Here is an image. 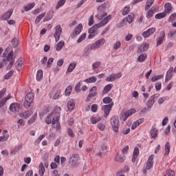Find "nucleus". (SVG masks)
<instances>
[{"label":"nucleus","mask_w":176,"mask_h":176,"mask_svg":"<svg viewBox=\"0 0 176 176\" xmlns=\"http://www.w3.org/2000/svg\"><path fill=\"white\" fill-rule=\"evenodd\" d=\"M60 112H61V107H56L54 110L49 113L45 118V123L47 124H52V127L56 130H60L61 125L60 124Z\"/></svg>","instance_id":"nucleus-1"},{"label":"nucleus","mask_w":176,"mask_h":176,"mask_svg":"<svg viewBox=\"0 0 176 176\" xmlns=\"http://www.w3.org/2000/svg\"><path fill=\"white\" fill-rule=\"evenodd\" d=\"M112 16L109 15L105 17L104 19L102 20L99 23L95 24L92 28H91L88 32L89 35L88 36V39H93L94 36L98 35V28H101V27H104V25H107L109 22V19H111Z\"/></svg>","instance_id":"nucleus-2"},{"label":"nucleus","mask_w":176,"mask_h":176,"mask_svg":"<svg viewBox=\"0 0 176 176\" xmlns=\"http://www.w3.org/2000/svg\"><path fill=\"white\" fill-rule=\"evenodd\" d=\"M105 8H107V3H103L98 8V14L96 15L98 20H104L105 17L108 16V13L105 12Z\"/></svg>","instance_id":"nucleus-3"},{"label":"nucleus","mask_w":176,"mask_h":176,"mask_svg":"<svg viewBox=\"0 0 176 176\" xmlns=\"http://www.w3.org/2000/svg\"><path fill=\"white\" fill-rule=\"evenodd\" d=\"M32 102H34V94L29 92L25 98V102L23 103L25 108L28 109L32 105Z\"/></svg>","instance_id":"nucleus-4"},{"label":"nucleus","mask_w":176,"mask_h":176,"mask_svg":"<svg viewBox=\"0 0 176 176\" xmlns=\"http://www.w3.org/2000/svg\"><path fill=\"white\" fill-rule=\"evenodd\" d=\"M111 125L112 126L113 131L115 133H118L119 131V118L116 116H113L111 118Z\"/></svg>","instance_id":"nucleus-5"},{"label":"nucleus","mask_w":176,"mask_h":176,"mask_svg":"<svg viewBox=\"0 0 176 176\" xmlns=\"http://www.w3.org/2000/svg\"><path fill=\"white\" fill-rule=\"evenodd\" d=\"M105 45V38H100L91 45V50H97Z\"/></svg>","instance_id":"nucleus-6"},{"label":"nucleus","mask_w":176,"mask_h":176,"mask_svg":"<svg viewBox=\"0 0 176 176\" xmlns=\"http://www.w3.org/2000/svg\"><path fill=\"white\" fill-rule=\"evenodd\" d=\"M14 58H16V56L13 55V51H11L5 58L6 61L10 62L7 67V69H10V68L13 67V65L14 64Z\"/></svg>","instance_id":"nucleus-7"},{"label":"nucleus","mask_w":176,"mask_h":176,"mask_svg":"<svg viewBox=\"0 0 176 176\" xmlns=\"http://www.w3.org/2000/svg\"><path fill=\"white\" fill-rule=\"evenodd\" d=\"M153 159H155V155H151L149 156L146 164V167L143 170L144 174H146L147 170H151L153 167Z\"/></svg>","instance_id":"nucleus-8"},{"label":"nucleus","mask_w":176,"mask_h":176,"mask_svg":"<svg viewBox=\"0 0 176 176\" xmlns=\"http://www.w3.org/2000/svg\"><path fill=\"white\" fill-rule=\"evenodd\" d=\"M113 107V102H111L109 104L102 106V111H103L104 113V118H108V116H109V113L112 110Z\"/></svg>","instance_id":"nucleus-9"},{"label":"nucleus","mask_w":176,"mask_h":176,"mask_svg":"<svg viewBox=\"0 0 176 176\" xmlns=\"http://www.w3.org/2000/svg\"><path fill=\"white\" fill-rule=\"evenodd\" d=\"M63 33V28L60 25H58L55 27V33L54 38L56 42H58L60 41V36H61V34Z\"/></svg>","instance_id":"nucleus-10"},{"label":"nucleus","mask_w":176,"mask_h":176,"mask_svg":"<svg viewBox=\"0 0 176 176\" xmlns=\"http://www.w3.org/2000/svg\"><path fill=\"white\" fill-rule=\"evenodd\" d=\"M79 154H74L69 160V163L72 167H75V166H78V163L79 162Z\"/></svg>","instance_id":"nucleus-11"},{"label":"nucleus","mask_w":176,"mask_h":176,"mask_svg":"<svg viewBox=\"0 0 176 176\" xmlns=\"http://www.w3.org/2000/svg\"><path fill=\"white\" fill-rule=\"evenodd\" d=\"M122 78V73L112 74L109 75L107 78V82H115L116 79H120Z\"/></svg>","instance_id":"nucleus-12"},{"label":"nucleus","mask_w":176,"mask_h":176,"mask_svg":"<svg viewBox=\"0 0 176 176\" xmlns=\"http://www.w3.org/2000/svg\"><path fill=\"white\" fill-rule=\"evenodd\" d=\"M95 96H97V87H93L89 90V94L87 97L86 102H89L90 99L92 98V97H95Z\"/></svg>","instance_id":"nucleus-13"},{"label":"nucleus","mask_w":176,"mask_h":176,"mask_svg":"<svg viewBox=\"0 0 176 176\" xmlns=\"http://www.w3.org/2000/svg\"><path fill=\"white\" fill-rule=\"evenodd\" d=\"M155 32H156V28H151L142 33V36L144 38H149V36L155 34Z\"/></svg>","instance_id":"nucleus-14"},{"label":"nucleus","mask_w":176,"mask_h":176,"mask_svg":"<svg viewBox=\"0 0 176 176\" xmlns=\"http://www.w3.org/2000/svg\"><path fill=\"white\" fill-rule=\"evenodd\" d=\"M165 36H166V33L164 32V31L161 32L160 36H159L156 39L157 46H160V45H162V43H163V41H164Z\"/></svg>","instance_id":"nucleus-15"},{"label":"nucleus","mask_w":176,"mask_h":176,"mask_svg":"<svg viewBox=\"0 0 176 176\" xmlns=\"http://www.w3.org/2000/svg\"><path fill=\"white\" fill-rule=\"evenodd\" d=\"M13 14V10L10 9L8 10L2 16L1 20H9L10 17H12V15Z\"/></svg>","instance_id":"nucleus-16"},{"label":"nucleus","mask_w":176,"mask_h":176,"mask_svg":"<svg viewBox=\"0 0 176 176\" xmlns=\"http://www.w3.org/2000/svg\"><path fill=\"white\" fill-rule=\"evenodd\" d=\"M32 111H26L19 113V117L23 119H28L32 115Z\"/></svg>","instance_id":"nucleus-17"},{"label":"nucleus","mask_w":176,"mask_h":176,"mask_svg":"<svg viewBox=\"0 0 176 176\" xmlns=\"http://www.w3.org/2000/svg\"><path fill=\"white\" fill-rule=\"evenodd\" d=\"M20 109V104L19 103H12L10 106V111L11 112H17Z\"/></svg>","instance_id":"nucleus-18"},{"label":"nucleus","mask_w":176,"mask_h":176,"mask_svg":"<svg viewBox=\"0 0 176 176\" xmlns=\"http://www.w3.org/2000/svg\"><path fill=\"white\" fill-rule=\"evenodd\" d=\"M148 49H149V44L144 43L143 45H142L138 50V53H143V52H146V50H148Z\"/></svg>","instance_id":"nucleus-19"},{"label":"nucleus","mask_w":176,"mask_h":176,"mask_svg":"<svg viewBox=\"0 0 176 176\" xmlns=\"http://www.w3.org/2000/svg\"><path fill=\"white\" fill-rule=\"evenodd\" d=\"M138 155H140V149L138 148V147H135L133 150V157H132V162L133 163H135V160L137 157H138Z\"/></svg>","instance_id":"nucleus-20"},{"label":"nucleus","mask_w":176,"mask_h":176,"mask_svg":"<svg viewBox=\"0 0 176 176\" xmlns=\"http://www.w3.org/2000/svg\"><path fill=\"white\" fill-rule=\"evenodd\" d=\"M75 68H76V62H72L67 67L66 74H71Z\"/></svg>","instance_id":"nucleus-21"},{"label":"nucleus","mask_w":176,"mask_h":176,"mask_svg":"<svg viewBox=\"0 0 176 176\" xmlns=\"http://www.w3.org/2000/svg\"><path fill=\"white\" fill-rule=\"evenodd\" d=\"M143 122H144V118H140V119L138 120L133 124V125L131 126V129L135 130V129H137V127H138V126H140V124H142Z\"/></svg>","instance_id":"nucleus-22"},{"label":"nucleus","mask_w":176,"mask_h":176,"mask_svg":"<svg viewBox=\"0 0 176 176\" xmlns=\"http://www.w3.org/2000/svg\"><path fill=\"white\" fill-rule=\"evenodd\" d=\"M45 166L43 165V163L41 162L38 166V175L39 176H43L45 175Z\"/></svg>","instance_id":"nucleus-23"},{"label":"nucleus","mask_w":176,"mask_h":176,"mask_svg":"<svg viewBox=\"0 0 176 176\" xmlns=\"http://www.w3.org/2000/svg\"><path fill=\"white\" fill-rule=\"evenodd\" d=\"M113 87V84H108L106 85L102 91L103 94H107V93H109L111 90H112V88Z\"/></svg>","instance_id":"nucleus-24"},{"label":"nucleus","mask_w":176,"mask_h":176,"mask_svg":"<svg viewBox=\"0 0 176 176\" xmlns=\"http://www.w3.org/2000/svg\"><path fill=\"white\" fill-rule=\"evenodd\" d=\"M82 30H83V25H82V23H80L74 30L75 35H79L82 32Z\"/></svg>","instance_id":"nucleus-25"},{"label":"nucleus","mask_w":176,"mask_h":176,"mask_svg":"<svg viewBox=\"0 0 176 176\" xmlns=\"http://www.w3.org/2000/svg\"><path fill=\"white\" fill-rule=\"evenodd\" d=\"M65 45V43L64 42V41H60L59 43H58L56 47V52H60V50H61V49L64 47Z\"/></svg>","instance_id":"nucleus-26"},{"label":"nucleus","mask_w":176,"mask_h":176,"mask_svg":"<svg viewBox=\"0 0 176 176\" xmlns=\"http://www.w3.org/2000/svg\"><path fill=\"white\" fill-rule=\"evenodd\" d=\"M67 108L69 111H73L74 108H75V101L74 100H71L67 102Z\"/></svg>","instance_id":"nucleus-27"},{"label":"nucleus","mask_w":176,"mask_h":176,"mask_svg":"<svg viewBox=\"0 0 176 176\" xmlns=\"http://www.w3.org/2000/svg\"><path fill=\"white\" fill-rule=\"evenodd\" d=\"M153 104H155V96H151L146 103L147 107L152 108Z\"/></svg>","instance_id":"nucleus-28"},{"label":"nucleus","mask_w":176,"mask_h":176,"mask_svg":"<svg viewBox=\"0 0 176 176\" xmlns=\"http://www.w3.org/2000/svg\"><path fill=\"white\" fill-rule=\"evenodd\" d=\"M90 120L92 124H96V123H98V122H100V120H102V117H99V118L91 117L90 118Z\"/></svg>","instance_id":"nucleus-29"},{"label":"nucleus","mask_w":176,"mask_h":176,"mask_svg":"<svg viewBox=\"0 0 176 176\" xmlns=\"http://www.w3.org/2000/svg\"><path fill=\"white\" fill-rule=\"evenodd\" d=\"M155 2V0H147L145 6V10H149L151 9V6L153 5V3Z\"/></svg>","instance_id":"nucleus-30"},{"label":"nucleus","mask_w":176,"mask_h":176,"mask_svg":"<svg viewBox=\"0 0 176 176\" xmlns=\"http://www.w3.org/2000/svg\"><path fill=\"white\" fill-rule=\"evenodd\" d=\"M46 16V12H43L42 14H41L40 15H38L35 20V24H39V23H41V20H42V19H43V17H45Z\"/></svg>","instance_id":"nucleus-31"},{"label":"nucleus","mask_w":176,"mask_h":176,"mask_svg":"<svg viewBox=\"0 0 176 176\" xmlns=\"http://www.w3.org/2000/svg\"><path fill=\"white\" fill-rule=\"evenodd\" d=\"M115 160L116 162H118V163H123L126 160V157L118 155L116 156Z\"/></svg>","instance_id":"nucleus-32"},{"label":"nucleus","mask_w":176,"mask_h":176,"mask_svg":"<svg viewBox=\"0 0 176 176\" xmlns=\"http://www.w3.org/2000/svg\"><path fill=\"white\" fill-rule=\"evenodd\" d=\"M84 82H85L86 83H96V82H97V78L92 76L85 79Z\"/></svg>","instance_id":"nucleus-33"},{"label":"nucleus","mask_w":176,"mask_h":176,"mask_svg":"<svg viewBox=\"0 0 176 176\" xmlns=\"http://www.w3.org/2000/svg\"><path fill=\"white\" fill-rule=\"evenodd\" d=\"M166 16H167V14L164 11L163 12H160L155 14V17L157 20H160V19H164V17H166Z\"/></svg>","instance_id":"nucleus-34"},{"label":"nucleus","mask_w":176,"mask_h":176,"mask_svg":"<svg viewBox=\"0 0 176 176\" xmlns=\"http://www.w3.org/2000/svg\"><path fill=\"white\" fill-rule=\"evenodd\" d=\"M122 47V42L117 41L113 45V50H119Z\"/></svg>","instance_id":"nucleus-35"},{"label":"nucleus","mask_w":176,"mask_h":176,"mask_svg":"<svg viewBox=\"0 0 176 176\" xmlns=\"http://www.w3.org/2000/svg\"><path fill=\"white\" fill-rule=\"evenodd\" d=\"M150 133L152 138H156L157 137V130L156 128H152L150 131Z\"/></svg>","instance_id":"nucleus-36"},{"label":"nucleus","mask_w":176,"mask_h":176,"mask_svg":"<svg viewBox=\"0 0 176 176\" xmlns=\"http://www.w3.org/2000/svg\"><path fill=\"white\" fill-rule=\"evenodd\" d=\"M165 156L168 155V154L170 153V149H171V146H170V142H166V144H165Z\"/></svg>","instance_id":"nucleus-37"},{"label":"nucleus","mask_w":176,"mask_h":176,"mask_svg":"<svg viewBox=\"0 0 176 176\" xmlns=\"http://www.w3.org/2000/svg\"><path fill=\"white\" fill-rule=\"evenodd\" d=\"M146 57H147V56L146 54H142L138 56V61L139 63H144V61H145V60H146Z\"/></svg>","instance_id":"nucleus-38"},{"label":"nucleus","mask_w":176,"mask_h":176,"mask_svg":"<svg viewBox=\"0 0 176 176\" xmlns=\"http://www.w3.org/2000/svg\"><path fill=\"white\" fill-rule=\"evenodd\" d=\"M42 78H43V72L42 70H38L36 74V79L39 82L42 80Z\"/></svg>","instance_id":"nucleus-39"},{"label":"nucleus","mask_w":176,"mask_h":176,"mask_svg":"<svg viewBox=\"0 0 176 176\" xmlns=\"http://www.w3.org/2000/svg\"><path fill=\"white\" fill-rule=\"evenodd\" d=\"M165 8V11L166 13H170V11L171 10V9H173V8L171 7V3H166L164 6Z\"/></svg>","instance_id":"nucleus-40"},{"label":"nucleus","mask_w":176,"mask_h":176,"mask_svg":"<svg viewBox=\"0 0 176 176\" xmlns=\"http://www.w3.org/2000/svg\"><path fill=\"white\" fill-rule=\"evenodd\" d=\"M126 20L129 24H131L134 20V14H131L126 17Z\"/></svg>","instance_id":"nucleus-41"},{"label":"nucleus","mask_w":176,"mask_h":176,"mask_svg":"<svg viewBox=\"0 0 176 176\" xmlns=\"http://www.w3.org/2000/svg\"><path fill=\"white\" fill-rule=\"evenodd\" d=\"M173 70H168L166 73V78H165V82H168L171 78H173V74H172Z\"/></svg>","instance_id":"nucleus-42"},{"label":"nucleus","mask_w":176,"mask_h":176,"mask_svg":"<svg viewBox=\"0 0 176 176\" xmlns=\"http://www.w3.org/2000/svg\"><path fill=\"white\" fill-rule=\"evenodd\" d=\"M34 7H35V3H30L25 7V8H24L25 12H30V10H31V9H32Z\"/></svg>","instance_id":"nucleus-43"},{"label":"nucleus","mask_w":176,"mask_h":176,"mask_svg":"<svg viewBox=\"0 0 176 176\" xmlns=\"http://www.w3.org/2000/svg\"><path fill=\"white\" fill-rule=\"evenodd\" d=\"M23 60H21V59L18 60L16 62V69H18V71H20V69H21V67H23Z\"/></svg>","instance_id":"nucleus-44"},{"label":"nucleus","mask_w":176,"mask_h":176,"mask_svg":"<svg viewBox=\"0 0 176 176\" xmlns=\"http://www.w3.org/2000/svg\"><path fill=\"white\" fill-rule=\"evenodd\" d=\"M122 15L123 16H126V14H129V13H130V6H125L123 9H122Z\"/></svg>","instance_id":"nucleus-45"},{"label":"nucleus","mask_w":176,"mask_h":176,"mask_svg":"<svg viewBox=\"0 0 176 176\" xmlns=\"http://www.w3.org/2000/svg\"><path fill=\"white\" fill-rule=\"evenodd\" d=\"M164 76L163 74L158 75V76H154L151 78V82H156V80H159L162 79Z\"/></svg>","instance_id":"nucleus-46"},{"label":"nucleus","mask_w":176,"mask_h":176,"mask_svg":"<svg viewBox=\"0 0 176 176\" xmlns=\"http://www.w3.org/2000/svg\"><path fill=\"white\" fill-rule=\"evenodd\" d=\"M86 39V33H83L81 34L79 37V38L77 40V43H80L81 42H83Z\"/></svg>","instance_id":"nucleus-47"},{"label":"nucleus","mask_w":176,"mask_h":176,"mask_svg":"<svg viewBox=\"0 0 176 176\" xmlns=\"http://www.w3.org/2000/svg\"><path fill=\"white\" fill-rule=\"evenodd\" d=\"M37 115L35 113L32 116V117L28 120V123L29 124H32V123H35V120H36Z\"/></svg>","instance_id":"nucleus-48"},{"label":"nucleus","mask_w":176,"mask_h":176,"mask_svg":"<svg viewBox=\"0 0 176 176\" xmlns=\"http://www.w3.org/2000/svg\"><path fill=\"white\" fill-rule=\"evenodd\" d=\"M90 50H91V47H86L84 50L83 54L85 56V57H87L89 54H90Z\"/></svg>","instance_id":"nucleus-49"},{"label":"nucleus","mask_w":176,"mask_h":176,"mask_svg":"<svg viewBox=\"0 0 176 176\" xmlns=\"http://www.w3.org/2000/svg\"><path fill=\"white\" fill-rule=\"evenodd\" d=\"M71 93H72V87L68 86L65 91V96H69Z\"/></svg>","instance_id":"nucleus-50"},{"label":"nucleus","mask_w":176,"mask_h":176,"mask_svg":"<svg viewBox=\"0 0 176 176\" xmlns=\"http://www.w3.org/2000/svg\"><path fill=\"white\" fill-rule=\"evenodd\" d=\"M8 140H9V134H6L3 136H0V142L8 141Z\"/></svg>","instance_id":"nucleus-51"},{"label":"nucleus","mask_w":176,"mask_h":176,"mask_svg":"<svg viewBox=\"0 0 176 176\" xmlns=\"http://www.w3.org/2000/svg\"><path fill=\"white\" fill-rule=\"evenodd\" d=\"M65 3V0H60L56 6V9H60L61 6H64Z\"/></svg>","instance_id":"nucleus-52"},{"label":"nucleus","mask_w":176,"mask_h":176,"mask_svg":"<svg viewBox=\"0 0 176 176\" xmlns=\"http://www.w3.org/2000/svg\"><path fill=\"white\" fill-rule=\"evenodd\" d=\"M154 13H155V12H153V8H151L150 10H148L147 12L146 17L147 19H151V17H152V16H153Z\"/></svg>","instance_id":"nucleus-53"},{"label":"nucleus","mask_w":176,"mask_h":176,"mask_svg":"<svg viewBox=\"0 0 176 176\" xmlns=\"http://www.w3.org/2000/svg\"><path fill=\"white\" fill-rule=\"evenodd\" d=\"M104 104H112V98L109 97H105L103 98Z\"/></svg>","instance_id":"nucleus-54"},{"label":"nucleus","mask_w":176,"mask_h":176,"mask_svg":"<svg viewBox=\"0 0 176 176\" xmlns=\"http://www.w3.org/2000/svg\"><path fill=\"white\" fill-rule=\"evenodd\" d=\"M14 71H10L7 74L5 75L4 76V79H10V78H12V76H13V74H14Z\"/></svg>","instance_id":"nucleus-55"},{"label":"nucleus","mask_w":176,"mask_h":176,"mask_svg":"<svg viewBox=\"0 0 176 176\" xmlns=\"http://www.w3.org/2000/svg\"><path fill=\"white\" fill-rule=\"evenodd\" d=\"M130 116L128 114L127 112L124 113V114L122 115L121 116V120H123V122H126L127 119L129 118Z\"/></svg>","instance_id":"nucleus-56"},{"label":"nucleus","mask_w":176,"mask_h":176,"mask_svg":"<svg viewBox=\"0 0 176 176\" xmlns=\"http://www.w3.org/2000/svg\"><path fill=\"white\" fill-rule=\"evenodd\" d=\"M12 44L14 46V47H17V46H19V39L14 37L12 41Z\"/></svg>","instance_id":"nucleus-57"},{"label":"nucleus","mask_w":176,"mask_h":176,"mask_svg":"<svg viewBox=\"0 0 176 176\" xmlns=\"http://www.w3.org/2000/svg\"><path fill=\"white\" fill-rule=\"evenodd\" d=\"M60 94H61V91L58 90L54 95L52 100H58V98H60Z\"/></svg>","instance_id":"nucleus-58"},{"label":"nucleus","mask_w":176,"mask_h":176,"mask_svg":"<svg viewBox=\"0 0 176 176\" xmlns=\"http://www.w3.org/2000/svg\"><path fill=\"white\" fill-rule=\"evenodd\" d=\"M67 134L69 137H71L72 138H74L75 137V133H74V131H72L71 128L67 129Z\"/></svg>","instance_id":"nucleus-59"},{"label":"nucleus","mask_w":176,"mask_h":176,"mask_svg":"<svg viewBox=\"0 0 176 176\" xmlns=\"http://www.w3.org/2000/svg\"><path fill=\"white\" fill-rule=\"evenodd\" d=\"M100 65H101V63L100 61H96L95 63H93L92 68L93 69H96V68H98Z\"/></svg>","instance_id":"nucleus-60"},{"label":"nucleus","mask_w":176,"mask_h":176,"mask_svg":"<svg viewBox=\"0 0 176 176\" xmlns=\"http://www.w3.org/2000/svg\"><path fill=\"white\" fill-rule=\"evenodd\" d=\"M174 175H175V172H174V170H168L164 175V176H174Z\"/></svg>","instance_id":"nucleus-61"},{"label":"nucleus","mask_w":176,"mask_h":176,"mask_svg":"<svg viewBox=\"0 0 176 176\" xmlns=\"http://www.w3.org/2000/svg\"><path fill=\"white\" fill-rule=\"evenodd\" d=\"M80 86H82V82H78L75 87V91L76 93H80Z\"/></svg>","instance_id":"nucleus-62"},{"label":"nucleus","mask_w":176,"mask_h":176,"mask_svg":"<svg viewBox=\"0 0 176 176\" xmlns=\"http://www.w3.org/2000/svg\"><path fill=\"white\" fill-rule=\"evenodd\" d=\"M174 35H176V30H170L168 34V37L173 38V36H174Z\"/></svg>","instance_id":"nucleus-63"},{"label":"nucleus","mask_w":176,"mask_h":176,"mask_svg":"<svg viewBox=\"0 0 176 176\" xmlns=\"http://www.w3.org/2000/svg\"><path fill=\"white\" fill-rule=\"evenodd\" d=\"M98 129L99 130H100L101 131H104V130H105V124H102V123H99L98 124Z\"/></svg>","instance_id":"nucleus-64"}]
</instances>
